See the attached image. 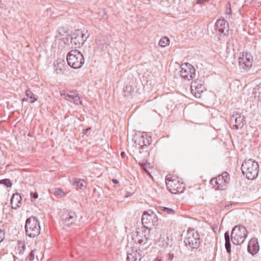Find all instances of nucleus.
<instances>
[{
    "label": "nucleus",
    "instance_id": "de8ad7c7",
    "mask_svg": "<svg viewBox=\"0 0 261 261\" xmlns=\"http://www.w3.org/2000/svg\"><path fill=\"white\" fill-rule=\"evenodd\" d=\"M2 7V0H0V8H1Z\"/></svg>",
    "mask_w": 261,
    "mask_h": 261
},
{
    "label": "nucleus",
    "instance_id": "473e14b6",
    "mask_svg": "<svg viewBox=\"0 0 261 261\" xmlns=\"http://www.w3.org/2000/svg\"><path fill=\"white\" fill-rule=\"evenodd\" d=\"M63 41L66 44H69V42L71 44V36L70 35H67L66 37L62 39Z\"/></svg>",
    "mask_w": 261,
    "mask_h": 261
},
{
    "label": "nucleus",
    "instance_id": "c85d7f7f",
    "mask_svg": "<svg viewBox=\"0 0 261 261\" xmlns=\"http://www.w3.org/2000/svg\"><path fill=\"white\" fill-rule=\"evenodd\" d=\"M170 40L167 37H163L160 40L159 44L160 46L164 47L169 44Z\"/></svg>",
    "mask_w": 261,
    "mask_h": 261
},
{
    "label": "nucleus",
    "instance_id": "6ab92c4d",
    "mask_svg": "<svg viewBox=\"0 0 261 261\" xmlns=\"http://www.w3.org/2000/svg\"><path fill=\"white\" fill-rule=\"evenodd\" d=\"M150 138L148 139L147 135H141L135 138V143L140 146H147L150 144Z\"/></svg>",
    "mask_w": 261,
    "mask_h": 261
},
{
    "label": "nucleus",
    "instance_id": "4468645a",
    "mask_svg": "<svg viewBox=\"0 0 261 261\" xmlns=\"http://www.w3.org/2000/svg\"><path fill=\"white\" fill-rule=\"evenodd\" d=\"M230 121H234L235 124L233 126L236 129L242 128L244 125V116L239 113L234 114L230 118Z\"/></svg>",
    "mask_w": 261,
    "mask_h": 261
},
{
    "label": "nucleus",
    "instance_id": "7c9ffc66",
    "mask_svg": "<svg viewBox=\"0 0 261 261\" xmlns=\"http://www.w3.org/2000/svg\"><path fill=\"white\" fill-rule=\"evenodd\" d=\"M0 184L4 185L7 188L10 187L12 186L10 180L7 178L1 180Z\"/></svg>",
    "mask_w": 261,
    "mask_h": 261
},
{
    "label": "nucleus",
    "instance_id": "dca6fc26",
    "mask_svg": "<svg viewBox=\"0 0 261 261\" xmlns=\"http://www.w3.org/2000/svg\"><path fill=\"white\" fill-rule=\"evenodd\" d=\"M248 251L252 254H256L259 251V245L257 239H251L248 244Z\"/></svg>",
    "mask_w": 261,
    "mask_h": 261
},
{
    "label": "nucleus",
    "instance_id": "cd10ccee",
    "mask_svg": "<svg viewBox=\"0 0 261 261\" xmlns=\"http://www.w3.org/2000/svg\"><path fill=\"white\" fill-rule=\"evenodd\" d=\"M159 210L161 212H163L169 215H173L175 213V211L171 208H168L164 206H160Z\"/></svg>",
    "mask_w": 261,
    "mask_h": 261
},
{
    "label": "nucleus",
    "instance_id": "ea45409f",
    "mask_svg": "<svg viewBox=\"0 0 261 261\" xmlns=\"http://www.w3.org/2000/svg\"><path fill=\"white\" fill-rule=\"evenodd\" d=\"M210 0H197L196 4H202L205 2H208Z\"/></svg>",
    "mask_w": 261,
    "mask_h": 261
},
{
    "label": "nucleus",
    "instance_id": "bb28decb",
    "mask_svg": "<svg viewBox=\"0 0 261 261\" xmlns=\"http://www.w3.org/2000/svg\"><path fill=\"white\" fill-rule=\"evenodd\" d=\"M73 185L80 188V189H83L86 187L85 180L81 179H74Z\"/></svg>",
    "mask_w": 261,
    "mask_h": 261
},
{
    "label": "nucleus",
    "instance_id": "393cba45",
    "mask_svg": "<svg viewBox=\"0 0 261 261\" xmlns=\"http://www.w3.org/2000/svg\"><path fill=\"white\" fill-rule=\"evenodd\" d=\"M63 62L57 60L56 63H54L55 71L57 74H59L64 68Z\"/></svg>",
    "mask_w": 261,
    "mask_h": 261
},
{
    "label": "nucleus",
    "instance_id": "a19ab883",
    "mask_svg": "<svg viewBox=\"0 0 261 261\" xmlns=\"http://www.w3.org/2000/svg\"><path fill=\"white\" fill-rule=\"evenodd\" d=\"M258 93H259V95H258V97H261V87H259L257 89Z\"/></svg>",
    "mask_w": 261,
    "mask_h": 261
},
{
    "label": "nucleus",
    "instance_id": "20e7f679",
    "mask_svg": "<svg viewBox=\"0 0 261 261\" xmlns=\"http://www.w3.org/2000/svg\"><path fill=\"white\" fill-rule=\"evenodd\" d=\"M248 232L246 227L243 225L235 226L231 233V240L234 245H241L245 240Z\"/></svg>",
    "mask_w": 261,
    "mask_h": 261
},
{
    "label": "nucleus",
    "instance_id": "39448f33",
    "mask_svg": "<svg viewBox=\"0 0 261 261\" xmlns=\"http://www.w3.org/2000/svg\"><path fill=\"white\" fill-rule=\"evenodd\" d=\"M67 61L68 65L75 69L81 68L84 63L83 54L76 49L72 50L68 53L67 56Z\"/></svg>",
    "mask_w": 261,
    "mask_h": 261
},
{
    "label": "nucleus",
    "instance_id": "4c0bfd02",
    "mask_svg": "<svg viewBox=\"0 0 261 261\" xmlns=\"http://www.w3.org/2000/svg\"><path fill=\"white\" fill-rule=\"evenodd\" d=\"M5 238V233L0 229V243L4 240Z\"/></svg>",
    "mask_w": 261,
    "mask_h": 261
},
{
    "label": "nucleus",
    "instance_id": "aec40b11",
    "mask_svg": "<svg viewBox=\"0 0 261 261\" xmlns=\"http://www.w3.org/2000/svg\"><path fill=\"white\" fill-rule=\"evenodd\" d=\"M141 254L137 250H132L127 253V261H139L141 259Z\"/></svg>",
    "mask_w": 261,
    "mask_h": 261
},
{
    "label": "nucleus",
    "instance_id": "79ce46f5",
    "mask_svg": "<svg viewBox=\"0 0 261 261\" xmlns=\"http://www.w3.org/2000/svg\"><path fill=\"white\" fill-rule=\"evenodd\" d=\"M90 129H91L90 127L83 129V133L86 134L88 130Z\"/></svg>",
    "mask_w": 261,
    "mask_h": 261
},
{
    "label": "nucleus",
    "instance_id": "412c9836",
    "mask_svg": "<svg viewBox=\"0 0 261 261\" xmlns=\"http://www.w3.org/2000/svg\"><path fill=\"white\" fill-rule=\"evenodd\" d=\"M96 43L97 48L100 50H103L107 44L106 37L103 36H98L96 39Z\"/></svg>",
    "mask_w": 261,
    "mask_h": 261
},
{
    "label": "nucleus",
    "instance_id": "6e6552de",
    "mask_svg": "<svg viewBox=\"0 0 261 261\" xmlns=\"http://www.w3.org/2000/svg\"><path fill=\"white\" fill-rule=\"evenodd\" d=\"M150 229H143L137 228L135 231L133 232L132 239L136 244L140 245L145 244L149 237Z\"/></svg>",
    "mask_w": 261,
    "mask_h": 261
},
{
    "label": "nucleus",
    "instance_id": "b1692460",
    "mask_svg": "<svg viewBox=\"0 0 261 261\" xmlns=\"http://www.w3.org/2000/svg\"><path fill=\"white\" fill-rule=\"evenodd\" d=\"M225 244V246L226 250V251L228 253H230L231 252V244H230V239L228 232H226L224 234Z\"/></svg>",
    "mask_w": 261,
    "mask_h": 261
},
{
    "label": "nucleus",
    "instance_id": "9b49d317",
    "mask_svg": "<svg viewBox=\"0 0 261 261\" xmlns=\"http://www.w3.org/2000/svg\"><path fill=\"white\" fill-rule=\"evenodd\" d=\"M253 57L248 53H243L239 58V65L240 68L248 71L252 66Z\"/></svg>",
    "mask_w": 261,
    "mask_h": 261
},
{
    "label": "nucleus",
    "instance_id": "e433bc0d",
    "mask_svg": "<svg viewBox=\"0 0 261 261\" xmlns=\"http://www.w3.org/2000/svg\"><path fill=\"white\" fill-rule=\"evenodd\" d=\"M34 251H31V252L30 253L29 256H28V258H29V260H32L34 259Z\"/></svg>",
    "mask_w": 261,
    "mask_h": 261
},
{
    "label": "nucleus",
    "instance_id": "2eb2a0df",
    "mask_svg": "<svg viewBox=\"0 0 261 261\" xmlns=\"http://www.w3.org/2000/svg\"><path fill=\"white\" fill-rule=\"evenodd\" d=\"M76 220V215L74 212H69L67 215H63L62 221L63 223L68 226L74 223Z\"/></svg>",
    "mask_w": 261,
    "mask_h": 261
},
{
    "label": "nucleus",
    "instance_id": "0eeeda50",
    "mask_svg": "<svg viewBox=\"0 0 261 261\" xmlns=\"http://www.w3.org/2000/svg\"><path fill=\"white\" fill-rule=\"evenodd\" d=\"M166 184L168 190L174 194L182 193L185 189V184L180 182L177 178L167 177Z\"/></svg>",
    "mask_w": 261,
    "mask_h": 261
},
{
    "label": "nucleus",
    "instance_id": "f03ea898",
    "mask_svg": "<svg viewBox=\"0 0 261 261\" xmlns=\"http://www.w3.org/2000/svg\"><path fill=\"white\" fill-rule=\"evenodd\" d=\"M201 242L199 233L194 229H188L184 239L186 246L191 249H197Z\"/></svg>",
    "mask_w": 261,
    "mask_h": 261
},
{
    "label": "nucleus",
    "instance_id": "a211bd4d",
    "mask_svg": "<svg viewBox=\"0 0 261 261\" xmlns=\"http://www.w3.org/2000/svg\"><path fill=\"white\" fill-rule=\"evenodd\" d=\"M21 197L18 193L14 194L11 198V206L13 209L19 207L21 204Z\"/></svg>",
    "mask_w": 261,
    "mask_h": 261
},
{
    "label": "nucleus",
    "instance_id": "a18cd8bd",
    "mask_svg": "<svg viewBox=\"0 0 261 261\" xmlns=\"http://www.w3.org/2000/svg\"><path fill=\"white\" fill-rule=\"evenodd\" d=\"M22 101H29V100L28 98V97H27V98H23L22 99Z\"/></svg>",
    "mask_w": 261,
    "mask_h": 261
},
{
    "label": "nucleus",
    "instance_id": "f8f14e48",
    "mask_svg": "<svg viewBox=\"0 0 261 261\" xmlns=\"http://www.w3.org/2000/svg\"><path fill=\"white\" fill-rule=\"evenodd\" d=\"M191 93L196 98H200L201 94L205 91L204 82L199 80L192 82L191 84Z\"/></svg>",
    "mask_w": 261,
    "mask_h": 261
},
{
    "label": "nucleus",
    "instance_id": "37998d69",
    "mask_svg": "<svg viewBox=\"0 0 261 261\" xmlns=\"http://www.w3.org/2000/svg\"><path fill=\"white\" fill-rule=\"evenodd\" d=\"M101 13H103V15L101 16L102 17H103V18H105V15H106V14L105 10H101Z\"/></svg>",
    "mask_w": 261,
    "mask_h": 261
},
{
    "label": "nucleus",
    "instance_id": "c9c22d12",
    "mask_svg": "<svg viewBox=\"0 0 261 261\" xmlns=\"http://www.w3.org/2000/svg\"><path fill=\"white\" fill-rule=\"evenodd\" d=\"M228 7H227L226 9L225 10V14L230 15L231 14V9L230 8V4H228Z\"/></svg>",
    "mask_w": 261,
    "mask_h": 261
},
{
    "label": "nucleus",
    "instance_id": "9d476101",
    "mask_svg": "<svg viewBox=\"0 0 261 261\" xmlns=\"http://www.w3.org/2000/svg\"><path fill=\"white\" fill-rule=\"evenodd\" d=\"M180 76L187 80H191L195 76V69L194 67L188 63L182 64L180 67Z\"/></svg>",
    "mask_w": 261,
    "mask_h": 261
},
{
    "label": "nucleus",
    "instance_id": "2f4dec72",
    "mask_svg": "<svg viewBox=\"0 0 261 261\" xmlns=\"http://www.w3.org/2000/svg\"><path fill=\"white\" fill-rule=\"evenodd\" d=\"M72 101L77 105H81L82 103V101L80 99V97H79L78 94L76 93L75 97H73V100Z\"/></svg>",
    "mask_w": 261,
    "mask_h": 261
},
{
    "label": "nucleus",
    "instance_id": "c03bdc74",
    "mask_svg": "<svg viewBox=\"0 0 261 261\" xmlns=\"http://www.w3.org/2000/svg\"><path fill=\"white\" fill-rule=\"evenodd\" d=\"M112 181L114 184H118V181L116 179H113Z\"/></svg>",
    "mask_w": 261,
    "mask_h": 261
},
{
    "label": "nucleus",
    "instance_id": "58836bf2",
    "mask_svg": "<svg viewBox=\"0 0 261 261\" xmlns=\"http://www.w3.org/2000/svg\"><path fill=\"white\" fill-rule=\"evenodd\" d=\"M31 196L32 198H34V199H37L38 197V195L37 193H36V192L31 193Z\"/></svg>",
    "mask_w": 261,
    "mask_h": 261
},
{
    "label": "nucleus",
    "instance_id": "5701e85b",
    "mask_svg": "<svg viewBox=\"0 0 261 261\" xmlns=\"http://www.w3.org/2000/svg\"><path fill=\"white\" fill-rule=\"evenodd\" d=\"M76 92L73 91H69L67 93H62L61 95L62 98L72 102L73 100V97H75Z\"/></svg>",
    "mask_w": 261,
    "mask_h": 261
},
{
    "label": "nucleus",
    "instance_id": "7ed1b4c3",
    "mask_svg": "<svg viewBox=\"0 0 261 261\" xmlns=\"http://www.w3.org/2000/svg\"><path fill=\"white\" fill-rule=\"evenodd\" d=\"M25 230L26 234L30 238H35L40 234V224L35 217H31L27 219Z\"/></svg>",
    "mask_w": 261,
    "mask_h": 261
},
{
    "label": "nucleus",
    "instance_id": "f257e3e1",
    "mask_svg": "<svg viewBox=\"0 0 261 261\" xmlns=\"http://www.w3.org/2000/svg\"><path fill=\"white\" fill-rule=\"evenodd\" d=\"M241 170L247 178L252 180L256 178L258 174L259 165L251 159L245 160L242 164Z\"/></svg>",
    "mask_w": 261,
    "mask_h": 261
},
{
    "label": "nucleus",
    "instance_id": "ddd939ff",
    "mask_svg": "<svg viewBox=\"0 0 261 261\" xmlns=\"http://www.w3.org/2000/svg\"><path fill=\"white\" fill-rule=\"evenodd\" d=\"M142 222L143 224H152L153 225H157L158 218L156 214L152 211L144 212L142 217Z\"/></svg>",
    "mask_w": 261,
    "mask_h": 261
},
{
    "label": "nucleus",
    "instance_id": "f704fd0d",
    "mask_svg": "<svg viewBox=\"0 0 261 261\" xmlns=\"http://www.w3.org/2000/svg\"><path fill=\"white\" fill-rule=\"evenodd\" d=\"M58 34L61 35H63L65 33L67 32L64 27H60L58 30Z\"/></svg>",
    "mask_w": 261,
    "mask_h": 261
},
{
    "label": "nucleus",
    "instance_id": "423d86ee",
    "mask_svg": "<svg viewBox=\"0 0 261 261\" xmlns=\"http://www.w3.org/2000/svg\"><path fill=\"white\" fill-rule=\"evenodd\" d=\"M230 181L229 175L227 172H224L222 174L213 178L211 180V184L218 190H225Z\"/></svg>",
    "mask_w": 261,
    "mask_h": 261
},
{
    "label": "nucleus",
    "instance_id": "a878e982",
    "mask_svg": "<svg viewBox=\"0 0 261 261\" xmlns=\"http://www.w3.org/2000/svg\"><path fill=\"white\" fill-rule=\"evenodd\" d=\"M25 95L29 100V102L33 103L37 100L35 95L30 90L27 89L25 91Z\"/></svg>",
    "mask_w": 261,
    "mask_h": 261
},
{
    "label": "nucleus",
    "instance_id": "1a4fd4ad",
    "mask_svg": "<svg viewBox=\"0 0 261 261\" xmlns=\"http://www.w3.org/2000/svg\"><path fill=\"white\" fill-rule=\"evenodd\" d=\"M87 38L86 33L82 30H75L71 36V47H80L84 44Z\"/></svg>",
    "mask_w": 261,
    "mask_h": 261
},
{
    "label": "nucleus",
    "instance_id": "72a5a7b5",
    "mask_svg": "<svg viewBox=\"0 0 261 261\" xmlns=\"http://www.w3.org/2000/svg\"><path fill=\"white\" fill-rule=\"evenodd\" d=\"M54 194L55 195H61L62 194L64 195V192L61 189H55V191L54 192Z\"/></svg>",
    "mask_w": 261,
    "mask_h": 261
},
{
    "label": "nucleus",
    "instance_id": "49530a36",
    "mask_svg": "<svg viewBox=\"0 0 261 261\" xmlns=\"http://www.w3.org/2000/svg\"><path fill=\"white\" fill-rule=\"evenodd\" d=\"M124 155H125V153L124 152H122L121 153V155L122 157H123L124 156Z\"/></svg>",
    "mask_w": 261,
    "mask_h": 261
},
{
    "label": "nucleus",
    "instance_id": "4be33fe9",
    "mask_svg": "<svg viewBox=\"0 0 261 261\" xmlns=\"http://www.w3.org/2000/svg\"><path fill=\"white\" fill-rule=\"evenodd\" d=\"M139 165L141 167V168L144 170L145 172L151 178H153L151 174L150 170H152L150 163H148L146 161H143L142 162H139Z\"/></svg>",
    "mask_w": 261,
    "mask_h": 261
},
{
    "label": "nucleus",
    "instance_id": "f3484780",
    "mask_svg": "<svg viewBox=\"0 0 261 261\" xmlns=\"http://www.w3.org/2000/svg\"><path fill=\"white\" fill-rule=\"evenodd\" d=\"M216 26L220 33L225 34V31L228 32V24L224 18H220L217 20Z\"/></svg>",
    "mask_w": 261,
    "mask_h": 261
},
{
    "label": "nucleus",
    "instance_id": "c756f323",
    "mask_svg": "<svg viewBox=\"0 0 261 261\" xmlns=\"http://www.w3.org/2000/svg\"><path fill=\"white\" fill-rule=\"evenodd\" d=\"M168 240H169L168 237L165 236V234H164L163 237H162L161 236L159 240V242L161 243V244L163 246L166 247L168 245Z\"/></svg>",
    "mask_w": 261,
    "mask_h": 261
}]
</instances>
